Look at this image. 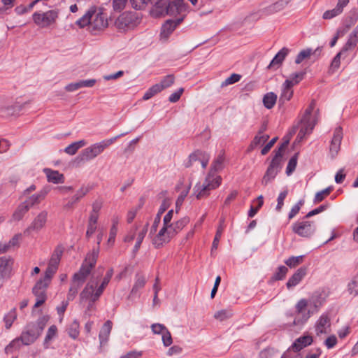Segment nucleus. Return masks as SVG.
Wrapping results in <instances>:
<instances>
[{"mask_svg":"<svg viewBox=\"0 0 358 358\" xmlns=\"http://www.w3.org/2000/svg\"><path fill=\"white\" fill-rule=\"evenodd\" d=\"M343 138V131L341 127L336 128L334 136L331 142V145L329 147V152L332 157H335L341 148V143Z\"/></svg>","mask_w":358,"mask_h":358,"instance_id":"18","label":"nucleus"},{"mask_svg":"<svg viewBox=\"0 0 358 358\" xmlns=\"http://www.w3.org/2000/svg\"><path fill=\"white\" fill-rule=\"evenodd\" d=\"M275 350L271 348H267L259 352L261 358H271L275 355Z\"/></svg>","mask_w":358,"mask_h":358,"instance_id":"64","label":"nucleus"},{"mask_svg":"<svg viewBox=\"0 0 358 358\" xmlns=\"http://www.w3.org/2000/svg\"><path fill=\"white\" fill-rule=\"evenodd\" d=\"M175 82V76L172 74L163 78L159 83L155 84L159 92L163 90L171 87Z\"/></svg>","mask_w":358,"mask_h":358,"instance_id":"36","label":"nucleus"},{"mask_svg":"<svg viewBox=\"0 0 358 358\" xmlns=\"http://www.w3.org/2000/svg\"><path fill=\"white\" fill-rule=\"evenodd\" d=\"M57 332V328L55 325H52L50 327L44 341V345L45 348H48V343L56 336Z\"/></svg>","mask_w":358,"mask_h":358,"instance_id":"51","label":"nucleus"},{"mask_svg":"<svg viewBox=\"0 0 358 358\" xmlns=\"http://www.w3.org/2000/svg\"><path fill=\"white\" fill-rule=\"evenodd\" d=\"M315 230V226L313 222L310 221H300L294 223L292 226V231L294 233L301 237L311 236Z\"/></svg>","mask_w":358,"mask_h":358,"instance_id":"12","label":"nucleus"},{"mask_svg":"<svg viewBox=\"0 0 358 358\" xmlns=\"http://www.w3.org/2000/svg\"><path fill=\"white\" fill-rule=\"evenodd\" d=\"M64 249L62 247L57 246L54 250L48 264L58 268L61 257L63 255Z\"/></svg>","mask_w":358,"mask_h":358,"instance_id":"35","label":"nucleus"},{"mask_svg":"<svg viewBox=\"0 0 358 358\" xmlns=\"http://www.w3.org/2000/svg\"><path fill=\"white\" fill-rule=\"evenodd\" d=\"M341 13H342V12L338 8L335 7L334 8H333L331 10H328L325 11L323 13L322 18L324 20H331V19L341 15Z\"/></svg>","mask_w":358,"mask_h":358,"instance_id":"52","label":"nucleus"},{"mask_svg":"<svg viewBox=\"0 0 358 358\" xmlns=\"http://www.w3.org/2000/svg\"><path fill=\"white\" fill-rule=\"evenodd\" d=\"M127 1L128 0H112L113 8L116 11H120L125 8Z\"/></svg>","mask_w":358,"mask_h":358,"instance_id":"60","label":"nucleus"},{"mask_svg":"<svg viewBox=\"0 0 358 358\" xmlns=\"http://www.w3.org/2000/svg\"><path fill=\"white\" fill-rule=\"evenodd\" d=\"M296 127H294L289 134V136L286 138L285 141L280 145L278 150L275 151L274 157H277L278 159L282 160L283 153L287 148L291 137L296 133Z\"/></svg>","mask_w":358,"mask_h":358,"instance_id":"34","label":"nucleus"},{"mask_svg":"<svg viewBox=\"0 0 358 358\" xmlns=\"http://www.w3.org/2000/svg\"><path fill=\"white\" fill-rule=\"evenodd\" d=\"M309 305V301L305 299L299 300L296 304V312L302 316L301 322H306L310 317L311 314L314 313V310H313L312 308H310V309L308 310L307 313H306V310Z\"/></svg>","mask_w":358,"mask_h":358,"instance_id":"20","label":"nucleus"},{"mask_svg":"<svg viewBox=\"0 0 358 358\" xmlns=\"http://www.w3.org/2000/svg\"><path fill=\"white\" fill-rule=\"evenodd\" d=\"M331 327V319L327 313L322 314L315 324L317 335L327 334Z\"/></svg>","mask_w":358,"mask_h":358,"instance_id":"19","label":"nucleus"},{"mask_svg":"<svg viewBox=\"0 0 358 358\" xmlns=\"http://www.w3.org/2000/svg\"><path fill=\"white\" fill-rule=\"evenodd\" d=\"M313 337L311 336L306 335L301 336L296 339L289 350L295 352H299L304 348L310 345L313 343Z\"/></svg>","mask_w":358,"mask_h":358,"instance_id":"24","label":"nucleus"},{"mask_svg":"<svg viewBox=\"0 0 358 358\" xmlns=\"http://www.w3.org/2000/svg\"><path fill=\"white\" fill-rule=\"evenodd\" d=\"M39 336V332H37L35 329V324H30L27 327V329L22 333L20 338L13 340L8 346H6L5 349L6 352H12L13 348H20V341L26 345L31 344Z\"/></svg>","mask_w":358,"mask_h":358,"instance_id":"7","label":"nucleus"},{"mask_svg":"<svg viewBox=\"0 0 358 358\" xmlns=\"http://www.w3.org/2000/svg\"><path fill=\"white\" fill-rule=\"evenodd\" d=\"M294 83L292 80H286L282 87V92L279 98V103L284 104L285 101H289L293 96L292 87Z\"/></svg>","mask_w":358,"mask_h":358,"instance_id":"21","label":"nucleus"},{"mask_svg":"<svg viewBox=\"0 0 358 358\" xmlns=\"http://www.w3.org/2000/svg\"><path fill=\"white\" fill-rule=\"evenodd\" d=\"M281 159H278L277 157H273L272 159L270 165L268 166L265 174L264 175L262 184L264 186L268 185L269 182H271L277 176L278 171L280 169V163Z\"/></svg>","mask_w":358,"mask_h":358,"instance_id":"13","label":"nucleus"},{"mask_svg":"<svg viewBox=\"0 0 358 358\" xmlns=\"http://www.w3.org/2000/svg\"><path fill=\"white\" fill-rule=\"evenodd\" d=\"M190 189V185H188L185 189H183L180 195L178 196L177 200H176V207L177 208H179L183 203L185 197L187 196L188 193H189V190Z\"/></svg>","mask_w":358,"mask_h":358,"instance_id":"57","label":"nucleus"},{"mask_svg":"<svg viewBox=\"0 0 358 358\" xmlns=\"http://www.w3.org/2000/svg\"><path fill=\"white\" fill-rule=\"evenodd\" d=\"M257 207L251 206L250 209L248 212V216L250 217H252L255 216V215L257 213L258 210L262 206L264 201H263V196L260 195L257 198Z\"/></svg>","mask_w":358,"mask_h":358,"instance_id":"55","label":"nucleus"},{"mask_svg":"<svg viewBox=\"0 0 358 358\" xmlns=\"http://www.w3.org/2000/svg\"><path fill=\"white\" fill-rule=\"evenodd\" d=\"M117 137H114L102 142L94 143L85 149L77 157L79 162H87L101 155L104 150L113 144Z\"/></svg>","mask_w":358,"mask_h":358,"instance_id":"6","label":"nucleus"},{"mask_svg":"<svg viewBox=\"0 0 358 358\" xmlns=\"http://www.w3.org/2000/svg\"><path fill=\"white\" fill-rule=\"evenodd\" d=\"M232 316V313L229 310H221L216 312L214 317L219 321H224Z\"/></svg>","mask_w":358,"mask_h":358,"instance_id":"49","label":"nucleus"},{"mask_svg":"<svg viewBox=\"0 0 358 358\" xmlns=\"http://www.w3.org/2000/svg\"><path fill=\"white\" fill-rule=\"evenodd\" d=\"M76 24L80 28L87 26L90 32L103 30L108 24L107 15L105 13L93 10H88L76 21Z\"/></svg>","mask_w":358,"mask_h":358,"instance_id":"3","label":"nucleus"},{"mask_svg":"<svg viewBox=\"0 0 358 358\" xmlns=\"http://www.w3.org/2000/svg\"><path fill=\"white\" fill-rule=\"evenodd\" d=\"M303 261V256L300 255L297 257H291L287 259L285 263L290 268H294L302 263Z\"/></svg>","mask_w":358,"mask_h":358,"instance_id":"50","label":"nucleus"},{"mask_svg":"<svg viewBox=\"0 0 358 358\" xmlns=\"http://www.w3.org/2000/svg\"><path fill=\"white\" fill-rule=\"evenodd\" d=\"M49 284L44 282V281L38 280L33 287L32 292L36 298V301L34 308H38L43 304L47 299L46 288Z\"/></svg>","mask_w":358,"mask_h":358,"instance_id":"14","label":"nucleus"},{"mask_svg":"<svg viewBox=\"0 0 358 358\" xmlns=\"http://www.w3.org/2000/svg\"><path fill=\"white\" fill-rule=\"evenodd\" d=\"M297 164V154L293 156L289 161L287 166V174H291L295 169Z\"/></svg>","mask_w":358,"mask_h":358,"instance_id":"61","label":"nucleus"},{"mask_svg":"<svg viewBox=\"0 0 358 358\" xmlns=\"http://www.w3.org/2000/svg\"><path fill=\"white\" fill-rule=\"evenodd\" d=\"M331 190V189L330 187H328L316 193L314 199L315 203H319L322 201L326 196H327L330 194Z\"/></svg>","mask_w":358,"mask_h":358,"instance_id":"56","label":"nucleus"},{"mask_svg":"<svg viewBox=\"0 0 358 358\" xmlns=\"http://www.w3.org/2000/svg\"><path fill=\"white\" fill-rule=\"evenodd\" d=\"M136 279L135 283L131 291V294H136L138 291V289L143 288L146 282L145 278L143 275L138 274L136 275Z\"/></svg>","mask_w":358,"mask_h":358,"instance_id":"42","label":"nucleus"},{"mask_svg":"<svg viewBox=\"0 0 358 358\" xmlns=\"http://www.w3.org/2000/svg\"><path fill=\"white\" fill-rule=\"evenodd\" d=\"M68 334L70 337L73 339L78 338L79 335V323L77 321H73L67 329Z\"/></svg>","mask_w":358,"mask_h":358,"instance_id":"46","label":"nucleus"},{"mask_svg":"<svg viewBox=\"0 0 358 358\" xmlns=\"http://www.w3.org/2000/svg\"><path fill=\"white\" fill-rule=\"evenodd\" d=\"M325 296L322 292L314 293L309 300L310 306L313 310L317 312L324 301Z\"/></svg>","mask_w":358,"mask_h":358,"instance_id":"28","label":"nucleus"},{"mask_svg":"<svg viewBox=\"0 0 358 358\" xmlns=\"http://www.w3.org/2000/svg\"><path fill=\"white\" fill-rule=\"evenodd\" d=\"M96 286V281L93 279L90 280L80 294V300L90 299H91L92 303L96 301L99 297L97 296L96 298H95Z\"/></svg>","mask_w":358,"mask_h":358,"instance_id":"17","label":"nucleus"},{"mask_svg":"<svg viewBox=\"0 0 358 358\" xmlns=\"http://www.w3.org/2000/svg\"><path fill=\"white\" fill-rule=\"evenodd\" d=\"M49 190L48 188H44L41 191H40L38 193L34 194L29 197L27 200L24 201L29 205V206L31 208L34 205L39 203L42 200H43L45 197V196L48 194Z\"/></svg>","mask_w":358,"mask_h":358,"instance_id":"31","label":"nucleus"},{"mask_svg":"<svg viewBox=\"0 0 358 358\" xmlns=\"http://www.w3.org/2000/svg\"><path fill=\"white\" fill-rule=\"evenodd\" d=\"M86 145V142L84 140H80L70 144L64 149V152L70 155H75L77 151L84 147Z\"/></svg>","mask_w":358,"mask_h":358,"instance_id":"38","label":"nucleus"},{"mask_svg":"<svg viewBox=\"0 0 358 358\" xmlns=\"http://www.w3.org/2000/svg\"><path fill=\"white\" fill-rule=\"evenodd\" d=\"M48 217V212L45 210L41 211L34 219L30 226L25 230L24 233L34 231H38L45 226Z\"/></svg>","mask_w":358,"mask_h":358,"instance_id":"16","label":"nucleus"},{"mask_svg":"<svg viewBox=\"0 0 358 358\" xmlns=\"http://www.w3.org/2000/svg\"><path fill=\"white\" fill-rule=\"evenodd\" d=\"M139 23V19L135 13L125 12L115 20V26L120 32H127L134 29Z\"/></svg>","mask_w":358,"mask_h":358,"instance_id":"8","label":"nucleus"},{"mask_svg":"<svg viewBox=\"0 0 358 358\" xmlns=\"http://www.w3.org/2000/svg\"><path fill=\"white\" fill-rule=\"evenodd\" d=\"M48 320L49 317L48 316H43L38 320L37 325H35V329L37 331V332H39L40 335L43 331L45 326L46 325Z\"/></svg>","mask_w":358,"mask_h":358,"instance_id":"62","label":"nucleus"},{"mask_svg":"<svg viewBox=\"0 0 358 358\" xmlns=\"http://www.w3.org/2000/svg\"><path fill=\"white\" fill-rule=\"evenodd\" d=\"M13 264L12 258L9 257H0V287H2L5 280L10 277Z\"/></svg>","mask_w":358,"mask_h":358,"instance_id":"15","label":"nucleus"},{"mask_svg":"<svg viewBox=\"0 0 358 358\" xmlns=\"http://www.w3.org/2000/svg\"><path fill=\"white\" fill-rule=\"evenodd\" d=\"M29 209L30 207L25 201L21 203L13 213V219L15 221L21 220Z\"/></svg>","mask_w":358,"mask_h":358,"instance_id":"32","label":"nucleus"},{"mask_svg":"<svg viewBox=\"0 0 358 358\" xmlns=\"http://www.w3.org/2000/svg\"><path fill=\"white\" fill-rule=\"evenodd\" d=\"M183 20V17L178 18L176 21L169 20L162 26L160 34L161 38L166 40L171 34L174 31L178 24Z\"/></svg>","mask_w":358,"mask_h":358,"instance_id":"22","label":"nucleus"},{"mask_svg":"<svg viewBox=\"0 0 358 358\" xmlns=\"http://www.w3.org/2000/svg\"><path fill=\"white\" fill-rule=\"evenodd\" d=\"M57 268L48 264V268L45 272L44 277L39 280L44 281L47 284H50L51 279L54 274L56 273Z\"/></svg>","mask_w":358,"mask_h":358,"instance_id":"44","label":"nucleus"},{"mask_svg":"<svg viewBox=\"0 0 358 358\" xmlns=\"http://www.w3.org/2000/svg\"><path fill=\"white\" fill-rule=\"evenodd\" d=\"M223 224H224V220L222 219L220 220V224L217 229L216 234H215V238L213 242L212 250H216L217 248L219 241L221 238L222 233L224 230Z\"/></svg>","mask_w":358,"mask_h":358,"instance_id":"48","label":"nucleus"},{"mask_svg":"<svg viewBox=\"0 0 358 358\" xmlns=\"http://www.w3.org/2000/svg\"><path fill=\"white\" fill-rule=\"evenodd\" d=\"M59 10H50L46 12H36L33 14V20L34 23L40 28H49L53 26L58 17Z\"/></svg>","mask_w":358,"mask_h":358,"instance_id":"9","label":"nucleus"},{"mask_svg":"<svg viewBox=\"0 0 358 358\" xmlns=\"http://www.w3.org/2000/svg\"><path fill=\"white\" fill-rule=\"evenodd\" d=\"M44 172L49 182L59 184L64 182V176L62 173H59L58 171L45 169Z\"/></svg>","mask_w":358,"mask_h":358,"instance_id":"26","label":"nucleus"},{"mask_svg":"<svg viewBox=\"0 0 358 358\" xmlns=\"http://www.w3.org/2000/svg\"><path fill=\"white\" fill-rule=\"evenodd\" d=\"M289 50L287 48H282L271 62L268 68L271 69L275 66H279L282 64L285 57L287 55Z\"/></svg>","mask_w":358,"mask_h":358,"instance_id":"33","label":"nucleus"},{"mask_svg":"<svg viewBox=\"0 0 358 358\" xmlns=\"http://www.w3.org/2000/svg\"><path fill=\"white\" fill-rule=\"evenodd\" d=\"M173 210H170L164 217L162 227L152 238V243L155 248L162 247L164 244L169 243L190 221L187 216L173 221Z\"/></svg>","mask_w":358,"mask_h":358,"instance_id":"1","label":"nucleus"},{"mask_svg":"<svg viewBox=\"0 0 358 358\" xmlns=\"http://www.w3.org/2000/svg\"><path fill=\"white\" fill-rule=\"evenodd\" d=\"M112 327L113 323L110 320H107L102 326L99 335L101 345L107 343Z\"/></svg>","mask_w":358,"mask_h":358,"instance_id":"27","label":"nucleus"},{"mask_svg":"<svg viewBox=\"0 0 358 358\" xmlns=\"http://www.w3.org/2000/svg\"><path fill=\"white\" fill-rule=\"evenodd\" d=\"M117 220H113V225L110 229L109 238L107 241V245L112 247L115 243V236L117 233Z\"/></svg>","mask_w":358,"mask_h":358,"instance_id":"45","label":"nucleus"},{"mask_svg":"<svg viewBox=\"0 0 358 358\" xmlns=\"http://www.w3.org/2000/svg\"><path fill=\"white\" fill-rule=\"evenodd\" d=\"M209 159L210 157L207 153L201 150H196L189 156L185 166H201L202 169H205L208 163Z\"/></svg>","mask_w":358,"mask_h":358,"instance_id":"11","label":"nucleus"},{"mask_svg":"<svg viewBox=\"0 0 358 358\" xmlns=\"http://www.w3.org/2000/svg\"><path fill=\"white\" fill-rule=\"evenodd\" d=\"M96 83V80L90 79L86 80H80L76 83H70L65 87L67 92H74L82 87H92Z\"/></svg>","mask_w":358,"mask_h":358,"instance_id":"25","label":"nucleus"},{"mask_svg":"<svg viewBox=\"0 0 358 358\" xmlns=\"http://www.w3.org/2000/svg\"><path fill=\"white\" fill-rule=\"evenodd\" d=\"M151 329L155 334L161 335H162L166 331L168 330V329L164 325L159 323L152 324Z\"/></svg>","mask_w":358,"mask_h":358,"instance_id":"63","label":"nucleus"},{"mask_svg":"<svg viewBox=\"0 0 358 358\" xmlns=\"http://www.w3.org/2000/svg\"><path fill=\"white\" fill-rule=\"evenodd\" d=\"M277 101V95L273 92H269L266 94L263 98L264 106L268 108H272Z\"/></svg>","mask_w":358,"mask_h":358,"instance_id":"39","label":"nucleus"},{"mask_svg":"<svg viewBox=\"0 0 358 358\" xmlns=\"http://www.w3.org/2000/svg\"><path fill=\"white\" fill-rule=\"evenodd\" d=\"M113 269H110L108 271L107 273L106 274L101 285L96 289V296H95V298H96L97 296H100L101 294L103 293V289H105V287H106V285L108 284L112 275H113Z\"/></svg>","mask_w":358,"mask_h":358,"instance_id":"40","label":"nucleus"},{"mask_svg":"<svg viewBox=\"0 0 358 358\" xmlns=\"http://www.w3.org/2000/svg\"><path fill=\"white\" fill-rule=\"evenodd\" d=\"M268 138V135L262 134V131H259V134L254 138L250 146L252 148L260 145H263L265 142L267 141Z\"/></svg>","mask_w":358,"mask_h":358,"instance_id":"47","label":"nucleus"},{"mask_svg":"<svg viewBox=\"0 0 358 358\" xmlns=\"http://www.w3.org/2000/svg\"><path fill=\"white\" fill-rule=\"evenodd\" d=\"M186 10V6L182 0H176L166 6V13L170 15L181 14Z\"/></svg>","mask_w":358,"mask_h":358,"instance_id":"23","label":"nucleus"},{"mask_svg":"<svg viewBox=\"0 0 358 358\" xmlns=\"http://www.w3.org/2000/svg\"><path fill=\"white\" fill-rule=\"evenodd\" d=\"M358 43V25L353 29L344 45V50H352Z\"/></svg>","mask_w":358,"mask_h":358,"instance_id":"30","label":"nucleus"},{"mask_svg":"<svg viewBox=\"0 0 358 358\" xmlns=\"http://www.w3.org/2000/svg\"><path fill=\"white\" fill-rule=\"evenodd\" d=\"M148 224H147L141 229H138L137 227L131 228L124 238V242H131L136 239L134 252H136L140 248L141 244L148 232Z\"/></svg>","mask_w":358,"mask_h":358,"instance_id":"10","label":"nucleus"},{"mask_svg":"<svg viewBox=\"0 0 358 358\" xmlns=\"http://www.w3.org/2000/svg\"><path fill=\"white\" fill-rule=\"evenodd\" d=\"M287 268L285 266H281L278 268V271L273 275L271 279L273 280H280L285 278L287 273Z\"/></svg>","mask_w":358,"mask_h":358,"instance_id":"54","label":"nucleus"},{"mask_svg":"<svg viewBox=\"0 0 358 358\" xmlns=\"http://www.w3.org/2000/svg\"><path fill=\"white\" fill-rule=\"evenodd\" d=\"M17 319L16 309L13 308L6 313L3 317L5 327L8 329L11 327L14 321Z\"/></svg>","mask_w":358,"mask_h":358,"instance_id":"41","label":"nucleus"},{"mask_svg":"<svg viewBox=\"0 0 358 358\" xmlns=\"http://www.w3.org/2000/svg\"><path fill=\"white\" fill-rule=\"evenodd\" d=\"M315 107V103L313 101L309 107L305 110L303 117L297 127H299V131L296 138V141L301 142L307 134H310L315 125L317 123L316 117H312V112Z\"/></svg>","mask_w":358,"mask_h":358,"instance_id":"5","label":"nucleus"},{"mask_svg":"<svg viewBox=\"0 0 358 358\" xmlns=\"http://www.w3.org/2000/svg\"><path fill=\"white\" fill-rule=\"evenodd\" d=\"M348 50H344V45L343 46L341 51L334 57L333 59L331 65H330V71H335L337 70L341 64V57L342 55H344Z\"/></svg>","mask_w":358,"mask_h":358,"instance_id":"43","label":"nucleus"},{"mask_svg":"<svg viewBox=\"0 0 358 358\" xmlns=\"http://www.w3.org/2000/svg\"><path fill=\"white\" fill-rule=\"evenodd\" d=\"M99 253V249H93L86 255L79 271L73 275L71 286L67 296L68 300H72L76 296L78 290L90 274L92 269L95 266Z\"/></svg>","mask_w":358,"mask_h":358,"instance_id":"2","label":"nucleus"},{"mask_svg":"<svg viewBox=\"0 0 358 358\" xmlns=\"http://www.w3.org/2000/svg\"><path fill=\"white\" fill-rule=\"evenodd\" d=\"M306 273V268H300L298 269L293 275L288 280L287 287L288 289L296 286L299 284Z\"/></svg>","mask_w":358,"mask_h":358,"instance_id":"29","label":"nucleus"},{"mask_svg":"<svg viewBox=\"0 0 358 358\" xmlns=\"http://www.w3.org/2000/svg\"><path fill=\"white\" fill-rule=\"evenodd\" d=\"M224 152H221L213 162L212 168L210 171H212L213 173L215 174L216 171L222 170L224 167Z\"/></svg>","mask_w":358,"mask_h":358,"instance_id":"37","label":"nucleus"},{"mask_svg":"<svg viewBox=\"0 0 358 358\" xmlns=\"http://www.w3.org/2000/svg\"><path fill=\"white\" fill-rule=\"evenodd\" d=\"M221 180L222 178L220 176L213 173L212 171H209L205 180L202 183L199 182L194 186L192 195L197 199L208 196L210 191L217 188L220 185Z\"/></svg>","mask_w":358,"mask_h":358,"instance_id":"4","label":"nucleus"},{"mask_svg":"<svg viewBox=\"0 0 358 358\" xmlns=\"http://www.w3.org/2000/svg\"><path fill=\"white\" fill-rule=\"evenodd\" d=\"M348 290L350 294H358V275L355 277L350 283L348 285Z\"/></svg>","mask_w":358,"mask_h":358,"instance_id":"59","label":"nucleus"},{"mask_svg":"<svg viewBox=\"0 0 358 358\" xmlns=\"http://www.w3.org/2000/svg\"><path fill=\"white\" fill-rule=\"evenodd\" d=\"M241 76L239 74L233 73L222 83V87L234 84L240 80Z\"/></svg>","mask_w":358,"mask_h":358,"instance_id":"58","label":"nucleus"},{"mask_svg":"<svg viewBox=\"0 0 358 358\" xmlns=\"http://www.w3.org/2000/svg\"><path fill=\"white\" fill-rule=\"evenodd\" d=\"M312 54L313 51L311 49H306L301 51L296 58V64H300L305 59L309 58Z\"/></svg>","mask_w":358,"mask_h":358,"instance_id":"53","label":"nucleus"}]
</instances>
